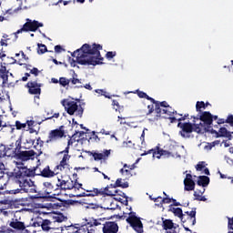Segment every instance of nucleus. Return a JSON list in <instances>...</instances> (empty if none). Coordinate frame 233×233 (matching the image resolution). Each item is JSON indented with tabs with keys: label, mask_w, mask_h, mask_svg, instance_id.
<instances>
[{
	"label": "nucleus",
	"mask_w": 233,
	"mask_h": 233,
	"mask_svg": "<svg viewBox=\"0 0 233 233\" xmlns=\"http://www.w3.org/2000/svg\"><path fill=\"white\" fill-rule=\"evenodd\" d=\"M103 46L99 44H84L81 48L76 49L71 54L72 57L76 56V63L85 66H96V65H103V56L101 51Z\"/></svg>",
	"instance_id": "f257e3e1"
},
{
	"label": "nucleus",
	"mask_w": 233,
	"mask_h": 233,
	"mask_svg": "<svg viewBox=\"0 0 233 233\" xmlns=\"http://www.w3.org/2000/svg\"><path fill=\"white\" fill-rule=\"evenodd\" d=\"M35 172L37 167L30 169L26 167H18L16 172L12 173L11 179L13 183H15L20 188L12 189L9 194H19L21 190L24 192H30L31 194H37V187L30 177H35Z\"/></svg>",
	"instance_id": "f03ea898"
},
{
	"label": "nucleus",
	"mask_w": 233,
	"mask_h": 233,
	"mask_svg": "<svg viewBox=\"0 0 233 233\" xmlns=\"http://www.w3.org/2000/svg\"><path fill=\"white\" fill-rule=\"evenodd\" d=\"M90 228L92 230L101 228L103 233H117L119 231V226L116 222H106V218H91L90 219Z\"/></svg>",
	"instance_id": "7ed1b4c3"
},
{
	"label": "nucleus",
	"mask_w": 233,
	"mask_h": 233,
	"mask_svg": "<svg viewBox=\"0 0 233 233\" xmlns=\"http://www.w3.org/2000/svg\"><path fill=\"white\" fill-rule=\"evenodd\" d=\"M177 128H180V131L178 132L179 136L181 137L188 138L190 137V134L192 132H196L197 134H201V131L203 128H205V125L203 123L196 124V120H193L192 123L190 122H178Z\"/></svg>",
	"instance_id": "20e7f679"
},
{
	"label": "nucleus",
	"mask_w": 233,
	"mask_h": 233,
	"mask_svg": "<svg viewBox=\"0 0 233 233\" xmlns=\"http://www.w3.org/2000/svg\"><path fill=\"white\" fill-rule=\"evenodd\" d=\"M172 148H170V151H167L159 148V147H156V148L145 151L141 156H148V154H152L153 157H157V159H161V156H164V157H181L179 153H177V147L173 146Z\"/></svg>",
	"instance_id": "39448f33"
},
{
	"label": "nucleus",
	"mask_w": 233,
	"mask_h": 233,
	"mask_svg": "<svg viewBox=\"0 0 233 233\" xmlns=\"http://www.w3.org/2000/svg\"><path fill=\"white\" fill-rule=\"evenodd\" d=\"M57 181L56 188L60 190H79L83 188V184L79 183L77 178L74 181L70 177H68V179H65V177H61Z\"/></svg>",
	"instance_id": "423d86ee"
},
{
	"label": "nucleus",
	"mask_w": 233,
	"mask_h": 233,
	"mask_svg": "<svg viewBox=\"0 0 233 233\" xmlns=\"http://www.w3.org/2000/svg\"><path fill=\"white\" fill-rule=\"evenodd\" d=\"M43 26H44L43 23L27 18L23 27L21 29H18L15 33V37H17V35L23 34V32H37V29Z\"/></svg>",
	"instance_id": "0eeeda50"
},
{
	"label": "nucleus",
	"mask_w": 233,
	"mask_h": 233,
	"mask_svg": "<svg viewBox=\"0 0 233 233\" xmlns=\"http://www.w3.org/2000/svg\"><path fill=\"white\" fill-rule=\"evenodd\" d=\"M66 233H94L95 229L90 227V220L86 225L79 226V224L64 226Z\"/></svg>",
	"instance_id": "6e6552de"
},
{
	"label": "nucleus",
	"mask_w": 233,
	"mask_h": 233,
	"mask_svg": "<svg viewBox=\"0 0 233 233\" xmlns=\"http://www.w3.org/2000/svg\"><path fill=\"white\" fill-rule=\"evenodd\" d=\"M13 157L17 161L15 162V165H23V163H26V161H30V159H35V151H34V149L19 151L18 153H15Z\"/></svg>",
	"instance_id": "1a4fd4ad"
},
{
	"label": "nucleus",
	"mask_w": 233,
	"mask_h": 233,
	"mask_svg": "<svg viewBox=\"0 0 233 233\" xmlns=\"http://www.w3.org/2000/svg\"><path fill=\"white\" fill-rule=\"evenodd\" d=\"M126 221L134 228L137 233H143V222L141 218L136 216V212H130Z\"/></svg>",
	"instance_id": "9d476101"
},
{
	"label": "nucleus",
	"mask_w": 233,
	"mask_h": 233,
	"mask_svg": "<svg viewBox=\"0 0 233 233\" xmlns=\"http://www.w3.org/2000/svg\"><path fill=\"white\" fill-rule=\"evenodd\" d=\"M65 154L59 165L55 167V172H68L70 170V155H68V147H66Z\"/></svg>",
	"instance_id": "9b49d317"
},
{
	"label": "nucleus",
	"mask_w": 233,
	"mask_h": 233,
	"mask_svg": "<svg viewBox=\"0 0 233 233\" xmlns=\"http://www.w3.org/2000/svg\"><path fill=\"white\" fill-rule=\"evenodd\" d=\"M62 137H65V126H60L59 128L51 130L46 143H54L58 139H62Z\"/></svg>",
	"instance_id": "f8f14e48"
},
{
	"label": "nucleus",
	"mask_w": 233,
	"mask_h": 233,
	"mask_svg": "<svg viewBox=\"0 0 233 233\" xmlns=\"http://www.w3.org/2000/svg\"><path fill=\"white\" fill-rule=\"evenodd\" d=\"M196 208H193L191 211H185L181 218L182 223H187V225L194 227L196 225Z\"/></svg>",
	"instance_id": "ddd939ff"
},
{
	"label": "nucleus",
	"mask_w": 233,
	"mask_h": 233,
	"mask_svg": "<svg viewBox=\"0 0 233 233\" xmlns=\"http://www.w3.org/2000/svg\"><path fill=\"white\" fill-rule=\"evenodd\" d=\"M66 218L63 213H54L49 220V232L56 230V223H63Z\"/></svg>",
	"instance_id": "4468645a"
},
{
	"label": "nucleus",
	"mask_w": 233,
	"mask_h": 233,
	"mask_svg": "<svg viewBox=\"0 0 233 233\" xmlns=\"http://www.w3.org/2000/svg\"><path fill=\"white\" fill-rule=\"evenodd\" d=\"M25 88H28L31 96H41V84L37 83V81H29L25 85Z\"/></svg>",
	"instance_id": "2eb2a0df"
},
{
	"label": "nucleus",
	"mask_w": 233,
	"mask_h": 233,
	"mask_svg": "<svg viewBox=\"0 0 233 233\" xmlns=\"http://www.w3.org/2000/svg\"><path fill=\"white\" fill-rule=\"evenodd\" d=\"M82 190H85V192L77 194L76 196V198H96V196H101L99 188L93 187L92 189H86L82 187Z\"/></svg>",
	"instance_id": "dca6fc26"
},
{
	"label": "nucleus",
	"mask_w": 233,
	"mask_h": 233,
	"mask_svg": "<svg viewBox=\"0 0 233 233\" xmlns=\"http://www.w3.org/2000/svg\"><path fill=\"white\" fill-rule=\"evenodd\" d=\"M153 105H155V112L157 114V117L155 118L157 121L158 119V117H161V114L163 112V109H166V108H168V103L167 101H162V102H159V101H157L155 100V102H152ZM162 106V108H161Z\"/></svg>",
	"instance_id": "f3484780"
},
{
	"label": "nucleus",
	"mask_w": 233,
	"mask_h": 233,
	"mask_svg": "<svg viewBox=\"0 0 233 233\" xmlns=\"http://www.w3.org/2000/svg\"><path fill=\"white\" fill-rule=\"evenodd\" d=\"M57 174H59V171H56V168L54 170L50 169V166H46L39 173L35 171V176H41L42 177H54Z\"/></svg>",
	"instance_id": "a211bd4d"
},
{
	"label": "nucleus",
	"mask_w": 233,
	"mask_h": 233,
	"mask_svg": "<svg viewBox=\"0 0 233 233\" xmlns=\"http://www.w3.org/2000/svg\"><path fill=\"white\" fill-rule=\"evenodd\" d=\"M212 113L209 111H204L199 116V120L204 123L207 127H210L212 125Z\"/></svg>",
	"instance_id": "6ab92c4d"
},
{
	"label": "nucleus",
	"mask_w": 233,
	"mask_h": 233,
	"mask_svg": "<svg viewBox=\"0 0 233 233\" xmlns=\"http://www.w3.org/2000/svg\"><path fill=\"white\" fill-rule=\"evenodd\" d=\"M66 109L67 114H69V116H74V114H76V111L77 110V102L76 101L67 102Z\"/></svg>",
	"instance_id": "aec40b11"
},
{
	"label": "nucleus",
	"mask_w": 233,
	"mask_h": 233,
	"mask_svg": "<svg viewBox=\"0 0 233 233\" xmlns=\"http://www.w3.org/2000/svg\"><path fill=\"white\" fill-rule=\"evenodd\" d=\"M95 161H101V159H108V156H110V150H105L103 153H93L92 154Z\"/></svg>",
	"instance_id": "412c9836"
},
{
	"label": "nucleus",
	"mask_w": 233,
	"mask_h": 233,
	"mask_svg": "<svg viewBox=\"0 0 233 233\" xmlns=\"http://www.w3.org/2000/svg\"><path fill=\"white\" fill-rule=\"evenodd\" d=\"M203 194H205V187L194 191L193 196L195 198V201H207V198L205 196H203Z\"/></svg>",
	"instance_id": "4be33fe9"
},
{
	"label": "nucleus",
	"mask_w": 233,
	"mask_h": 233,
	"mask_svg": "<svg viewBox=\"0 0 233 233\" xmlns=\"http://www.w3.org/2000/svg\"><path fill=\"white\" fill-rule=\"evenodd\" d=\"M3 127H7V128L11 129V132H14V130H23V128H26V123H21V121L16 120L15 126L12 125H5Z\"/></svg>",
	"instance_id": "5701e85b"
},
{
	"label": "nucleus",
	"mask_w": 233,
	"mask_h": 233,
	"mask_svg": "<svg viewBox=\"0 0 233 233\" xmlns=\"http://www.w3.org/2000/svg\"><path fill=\"white\" fill-rule=\"evenodd\" d=\"M135 94L140 98V99H147V101H150L151 103H156V99L149 96L147 93L137 89L136 90Z\"/></svg>",
	"instance_id": "b1692460"
},
{
	"label": "nucleus",
	"mask_w": 233,
	"mask_h": 233,
	"mask_svg": "<svg viewBox=\"0 0 233 233\" xmlns=\"http://www.w3.org/2000/svg\"><path fill=\"white\" fill-rule=\"evenodd\" d=\"M210 183V177H207V176H200L198 177V180L197 182V185H198V187H208V184Z\"/></svg>",
	"instance_id": "393cba45"
},
{
	"label": "nucleus",
	"mask_w": 233,
	"mask_h": 233,
	"mask_svg": "<svg viewBox=\"0 0 233 233\" xmlns=\"http://www.w3.org/2000/svg\"><path fill=\"white\" fill-rule=\"evenodd\" d=\"M168 212H172L174 216L179 218L180 220L182 219L184 214L183 209H181V208H174L172 207V205L169 206Z\"/></svg>",
	"instance_id": "a878e982"
},
{
	"label": "nucleus",
	"mask_w": 233,
	"mask_h": 233,
	"mask_svg": "<svg viewBox=\"0 0 233 233\" xmlns=\"http://www.w3.org/2000/svg\"><path fill=\"white\" fill-rule=\"evenodd\" d=\"M196 188V182L194 180H184V190L190 192Z\"/></svg>",
	"instance_id": "bb28decb"
},
{
	"label": "nucleus",
	"mask_w": 233,
	"mask_h": 233,
	"mask_svg": "<svg viewBox=\"0 0 233 233\" xmlns=\"http://www.w3.org/2000/svg\"><path fill=\"white\" fill-rule=\"evenodd\" d=\"M22 145H23V138L19 137V138L15 141V147L13 149V157H15V154H19V152L22 151V150H21V149L23 148Z\"/></svg>",
	"instance_id": "cd10ccee"
},
{
	"label": "nucleus",
	"mask_w": 233,
	"mask_h": 233,
	"mask_svg": "<svg viewBox=\"0 0 233 233\" xmlns=\"http://www.w3.org/2000/svg\"><path fill=\"white\" fill-rule=\"evenodd\" d=\"M229 132L230 131H228L227 127H220L218 132L215 131V133L217 134V137H226V136H228Z\"/></svg>",
	"instance_id": "c85d7f7f"
},
{
	"label": "nucleus",
	"mask_w": 233,
	"mask_h": 233,
	"mask_svg": "<svg viewBox=\"0 0 233 233\" xmlns=\"http://www.w3.org/2000/svg\"><path fill=\"white\" fill-rule=\"evenodd\" d=\"M163 228L164 230H172V228H174V222H172L170 219L164 220Z\"/></svg>",
	"instance_id": "c756f323"
},
{
	"label": "nucleus",
	"mask_w": 233,
	"mask_h": 233,
	"mask_svg": "<svg viewBox=\"0 0 233 233\" xmlns=\"http://www.w3.org/2000/svg\"><path fill=\"white\" fill-rule=\"evenodd\" d=\"M42 230L44 232H49L50 231V218L42 220Z\"/></svg>",
	"instance_id": "7c9ffc66"
},
{
	"label": "nucleus",
	"mask_w": 233,
	"mask_h": 233,
	"mask_svg": "<svg viewBox=\"0 0 233 233\" xmlns=\"http://www.w3.org/2000/svg\"><path fill=\"white\" fill-rule=\"evenodd\" d=\"M59 85L61 86H63L64 88H66V86H68V85H70V79H68L65 76H62L59 78Z\"/></svg>",
	"instance_id": "2f4dec72"
},
{
	"label": "nucleus",
	"mask_w": 233,
	"mask_h": 233,
	"mask_svg": "<svg viewBox=\"0 0 233 233\" xmlns=\"http://www.w3.org/2000/svg\"><path fill=\"white\" fill-rule=\"evenodd\" d=\"M162 114H167V116H174V114H177V111H174V109H172V106H168V107H166L162 110Z\"/></svg>",
	"instance_id": "473e14b6"
},
{
	"label": "nucleus",
	"mask_w": 233,
	"mask_h": 233,
	"mask_svg": "<svg viewBox=\"0 0 233 233\" xmlns=\"http://www.w3.org/2000/svg\"><path fill=\"white\" fill-rule=\"evenodd\" d=\"M37 54H45L48 52V49L46 48V46L45 44H37Z\"/></svg>",
	"instance_id": "72a5a7b5"
},
{
	"label": "nucleus",
	"mask_w": 233,
	"mask_h": 233,
	"mask_svg": "<svg viewBox=\"0 0 233 233\" xmlns=\"http://www.w3.org/2000/svg\"><path fill=\"white\" fill-rule=\"evenodd\" d=\"M112 105L116 112H121V110H123V107L119 105V102L117 100H112Z\"/></svg>",
	"instance_id": "f704fd0d"
},
{
	"label": "nucleus",
	"mask_w": 233,
	"mask_h": 233,
	"mask_svg": "<svg viewBox=\"0 0 233 233\" xmlns=\"http://www.w3.org/2000/svg\"><path fill=\"white\" fill-rule=\"evenodd\" d=\"M201 108H203L205 110V108H206L205 102L204 101H198L197 104H196L197 112L201 113Z\"/></svg>",
	"instance_id": "c9c22d12"
},
{
	"label": "nucleus",
	"mask_w": 233,
	"mask_h": 233,
	"mask_svg": "<svg viewBox=\"0 0 233 233\" xmlns=\"http://www.w3.org/2000/svg\"><path fill=\"white\" fill-rule=\"evenodd\" d=\"M98 192H100V196H114L113 194L107 193L108 187L98 189Z\"/></svg>",
	"instance_id": "e433bc0d"
},
{
	"label": "nucleus",
	"mask_w": 233,
	"mask_h": 233,
	"mask_svg": "<svg viewBox=\"0 0 233 233\" xmlns=\"http://www.w3.org/2000/svg\"><path fill=\"white\" fill-rule=\"evenodd\" d=\"M0 76L3 79V85H6V83H8V71H5V73L0 74Z\"/></svg>",
	"instance_id": "4c0bfd02"
},
{
	"label": "nucleus",
	"mask_w": 233,
	"mask_h": 233,
	"mask_svg": "<svg viewBox=\"0 0 233 233\" xmlns=\"http://www.w3.org/2000/svg\"><path fill=\"white\" fill-rule=\"evenodd\" d=\"M51 198L52 197H46V196L39 197L37 195L31 197V199H43L44 201H48V199H51Z\"/></svg>",
	"instance_id": "58836bf2"
},
{
	"label": "nucleus",
	"mask_w": 233,
	"mask_h": 233,
	"mask_svg": "<svg viewBox=\"0 0 233 233\" xmlns=\"http://www.w3.org/2000/svg\"><path fill=\"white\" fill-rule=\"evenodd\" d=\"M95 92L96 94H100V96H104L105 97H106L107 99H111V96L106 95V91L103 89H96Z\"/></svg>",
	"instance_id": "ea45409f"
},
{
	"label": "nucleus",
	"mask_w": 233,
	"mask_h": 233,
	"mask_svg": "<svg viewBox=\"0 0 233 233\" xmlns=\"http://www.w3.org/2000/svg\"><path fill=\"white\" fill-rule=\"evenodd\" d=\"M76 136H77V132H76V134H74V135L72 136V137L68 140V142H67V147H66V148H68V147H71L72 145H74V143H76Z\"/></svg>",
	"instance_id": "a19ab883"
},
{
	"label": "nucleus",
	"mask_w": 233,
	"mask_h": 233,
	"mask_svg": "<svg viewBox=\"0 0 233 233\" xmlns=\"http://www.w3.org/2000/svg\"><path fill=\"white\" fill-rule=\"evenodd\" d=\"M117 53H116V51H108L106 54V59H114V57H116Z\"/></svg>",
	"instance_id": "79ce46f5"
},
{
	"label": "nucleus",
	"mask_w": 233,
	"mask_h": 233,
	"mask_svg": "<svg viewBox=\"0 0 233 233\" xmlns=\"http://www.w3.org/2000/svg\"><path fill=\"white\" fill-rule=\"evenodd\" d=\"M205 168V161L198 162V165L196 166V170L201 172Z\"/></svg>",
	"instance_id": "37998d69"
},
{
	"label": "nucleus",
	"mask_w": 233,
	"mask_h": 233,
	"mask_svg": "<svg viewBox=\"0 0 233 233\" xmlns=\"http://www.w3.org/2000/svg\"><path fill=\"white\" fill-rule=\"evenodd\" d=\"M85 111V109H83V106H77V110L76 111V115L78 116V117H83V112Z\"/></svg>",
	"instance_id": "c03bdc74"
},
{
	"label": "nucleus",
	"mask_w": 233,
	"mask_h": 233,
	"mask_svg": "<svg viewBox=\"0 0 233 233\" xmlns=\"http://www.w3.org/2000/svg\"><path fill=\"white\" fill-rule=\"evenodd\" d=\"M120 174H125L126 176H132V173L128 168H125V166L123 168L120 169Z\"/></svg>",
	"instance_id": "a18cd8bd"
},
{
	"label": "nucleus",
	"mask_w": 233,
	"mask_h": 233,
	"mask_svg": "<svg viewBox=\"0 0 233 233\" xmlns=\"http://www.w3.org/2000/svg\"><path fill=\"white\" fill-rule=\"evenodd\" d=\"M169 203H172V198H161L160 200V205L169 204Z\"/></svg>",
	"instance_id": "49530a36"
},
{
	"label": "nucleus",
	"mask_w": 233,
	"mask_h": 233,
	"mask_svg": "<svg viewBox=\"0 0 233 233\" xmlns=\"http://www.w3.org/2000/svg\"><path fill=\"white\" fill-rule=\"evenodd\" d=\"M226 123H228V125H230V127H233V115L228 116Z\"/></svg>",
	"instance_id": "de8ad7c7"
},
{
	"label": "nucleus",
	"mask_w": 233,
	"mask_h": 233,
	"mask_svg": "<svg viewBox=\"0 0 233 233\" xmlns=\"http://www.w3.org/2000/svg\"><path fill=\"white\" fill-rule=\"evenodd\" d=\"M148 112L147 113V116H150V114H153L156 109H154V104L147 106Z\"/></svg>",
	"instance_id": "09e8293b"
},
{
	"label": "nucleus",
	"mask_w": 233,
	"mask_h": 233,
	"mask_svg": "<svg viewBox=\"0 0 233 233\" xmlns=\"http://www.w3.org/2000/svg\"><path fill=\"white\" fill-rule=\"evenodd\" d=\"M6 154V147L5 145L0 144V156H5Z\"/></svg>",
	"instance_id": "8fccbe9b"
},
{
	"label": "nucleus",
	"mask_w": 233,
	"mask_h": 233,
	"mask_svg": "<svg viewBox=\"0 0 233 233\" xmlns=\"http://www.w3.org/2000/svg\"><path fill=\"white\" fill-rule=\"evenodd\" d=\"M65 232L64 228H55V229H52L49 233H61Z\"/></svg>",
	"instance_id": "3c124183"
},
{
	"label": "nucleus",
	"mask_w": 233,
	"mask_h": 233,
	"mask_svg": "<svg viewBox=\"0 0 233 233\" xmlns=\"http://www.w3.org/2000/svg\"><path fill=\"white\" fill-rule=\"evenodd\" d=\"M30 74H33V76H35V77H37V76H39V69H37V67H34L30 70Z\"/></svg>",
	"instance_id": "603ef678"
},
{
	"label": "nucleus",
	"mask_w": 233,
	"mask_h": 233,
	"mask_svg": "<svg viewBox=\"0 0 233 233\" xmlns=\"http://www.w3.org/2000/svg\"><path fill=\"white\" fill-rule=\"evenodd\" d=\"M59 116H60L59 113H55V114H53L52 116H47L46 119V120H48V119H54V117H55V119H59Z\"/></svg>",
	"instance_id": "864d4df0"
},
{
	"label": "nucleus",
	"mask_w": 233,
	"mask_h": 233,
	"mask_svg": "<svg viewBox=\"0 0 233 233\" xmlns=\"http://www.w3.org/2000/svg\"><path fill=\"white\" fill-rule=\"evenodd\" d=\"M70 83H72V85H77L78 83H81V80L76 78L73 76V78H70Z\"/></svg>",
	"instance_id": "5fc2aeb1"
},
{
	"label": "nucleus",
	"mask_w": 233,
	"mask_h": 233,
	"mask_svg": "<svg viewBox=\"0 0 233 233\" xmlns=\"http://www.w3.org/2000/svg\"><path fill=\"white\" fill-rule=\"evenodd\" d=\"M63 47L61 46H55V52L56 53V54H61L62 52H63Z\"/></svg>",
	"instance_id": "6e6d98bb"
},
{
	"label": "nucleus",
	"mask_w": 233,
	"mask_h": 233,
	"mask_svg": "<svg viewBox=\"0 0 233 233\" xmlns=\"http://www.w3.org/2000/svg\"><path fill=\"white\" fill-rule=\"evenodd\" d=\"M12 232L11 228H6V227L0 228V233Z\"/></svg>",
	"instance_id": "4d7b16f0"
},
{
	"label": "nucleus",
	"mask_w": 233,
	"mask_h": 233,
	"mask_svg": "<svg viewBox=\"0 0 233 233\" xmlns=\"http://www.w3.org/2000/svg\"><path fill=\"white\" fill-rule=\"evenodd\" d=\"M124 168H128L129 170H134V168H136V164H132V165H124Z\"/></svg>",
	"instance_id": "13d9d810"
},
{
	"label": "nucleus",
	"mask_w": 233,
	"mask_h": 233,
	"mask_svg": "<svg viewBox=\"0 0 233 233\" xmlns=\"http://www.w3.org/2000/svg\"><path fill=\"white\" fill-rule=\"evenodd\" d=\"M225 159H226L228 165H229L230 167H233V159L232 158L226 157Z\"/></svg>",
	"instance_id": "bf43d9fd"
},
{
	"label": "nucleus",
	"mask_w": 233,
	"mask_h": 233,
	"mask_svg": "<svg viewBox=\"0 0 233 233\" xmlns=\"http://www.w3.org/2000/svg\"><path fill=\"white\" fill-rule=\"evenodd\" d=\"M188 119V114H185L182 117L178 118L177 121L178 123H181V121H185Z\"/></svg>",
	"instance_id": "052dcab7"
},
{
	"label": "nucleus",
	"mask_w": 233,
	"mask_h": 233,
	"mask_svg": "<svg viewBox=\"0 0 233 233\" xmlns=\"http://www.w3.org/2000/svg\"><path fill=\"white\" fill-rule=\"evenodd\" d=\"M122 184H123L122 179L121 178H117L116 183H115V187H121Z\"/></svg>",
	"instance_id": "680f3d73"
},
{
	"label": "nucleus",
	"mask_w": 233,
	"mask_h": 233,
	"mask_svg": "<svg viewBox=\"0 0 233 233\" xmlns=\"http://www.w3.org/2000/svg\"><path fill=\"white\" fill-rule=\"evenodd\" d=\"M46 188H54V186L50 182H44Z\"/></svg>",
	"instance_id": "e2e57ef3"
},
{
	"label": "nucleus",
	"mask_w": 233,
	"mask_h": 233,
	"mask_svg": "<svg viewBox=\"0 0 233 233\" xmlns=\"http://www.w3.org/2000/svg\"><path fill=\"white\" fill-rule=\"evenodd\" d=\"M25 124L30 128V127H32L35 124V122L34 120H27Z\"/></svg>",
	"instance_id": "0e129e2a"
},
{
	"label": "nucleus",
	"mask_w": 233,
	"mask_h": 233,
	"mask_svg": "<svg viewBox=\"0 0 233 233\" xmlns=\"http://www.w3.org/2000/svg\"><path fill=\"white\" fill-rule=\"evenodd\" d=\"M6 71V66L0 65V75L5 74Z\"/></svg>",
	"instance_id": "69168bd1"
},
{
	"label": "nucleus",
	"mask_w": 233,
	"mask_h": 233,
	"mask_svg": "<svg viewBox=\"0 0 233 233\" xmlns=\"http://www.w3.org/2000/svg\"><path fill=\"white\" fill-rule=\"evenodd\" d=\"M184 181H194V180L192 179V176L190 174H187Z\"/></svg>",
	"instance_id": "338daca9"
},
{
	"label": "nucleus",
	"mask_w": 233,
	"mask_h": 233,
	"mask_svg": "<svg viewBox=\"0 0 233 233\" xmlns=\"http://www.w3.org/2000/svg\"><path fill=\"white\" fill-rule=\"evenodd\" d=\"M42 225H43V221H40V222L35 221L33 223V227H41L42 228Z\"/></svg>",
	"instance_id": "774afa93"
}]
</instances>
